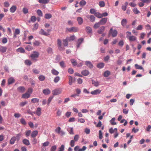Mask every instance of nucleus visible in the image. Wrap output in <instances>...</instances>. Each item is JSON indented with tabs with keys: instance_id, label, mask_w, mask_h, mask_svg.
Listing matches in <instances>:
<instances>
[{
	"instance_id": "1",
	"label": "nucleus",
	"mask_w": 151,
	"mask_h": 151,
	"mask_svg": "<svg viewBox=\"0 0 151 151\" xmlns=\"http://www.w3.org/2000/svg\"><path fill=\"white\" fill-rule=\"evenodd\" d=\"M126 37L128 39L129 41H134L137 40V37L131 35V32L127 31L126 32Z\"/></svg>"
},
{
	"instance_id": "2",
	"label": "nucleus",
	"mask_w": 151,
	"mask_h": 151,
	"mask_svg": "<svg viewBox=\"0 0 151 151\" xmlns=\"http://www.w3.org/2000/svg\"><path fill=\"white\" fill-rule=\"evenodd\" d=\"M62 91L61 88L56 89L52 91V93L54 95H57L60 94Z\"/></svg>"
},
{
	"instance_id": "3",
	"label": "nucleus",
	"mask_w": 151,
	"mask_h": 151,
	"mask_svg": "<svg viewBox=\"0 0 151 151\" xmlns=\"http://www.w3.org/2000/svg\"><path fill=\"white\" fill-rule=\"evenodd\" d=\"M57 45L58 48L59 50L63 51L65 50V48L62 46V41L60 39H58L57 40Z\"/></svg>"
},
{
	"instance_id": "4",
	"label": "nucleus",
	"mask_w": 151,
	"mask_h": 151,
	"mask_svg": "<svg viewBox=\"0 0 151 151\" xmlns=\"http://www.w3.org/2000/svg\"><path fill=\"white\" fill-rule=\"evenodd\" d=\"M109 35L110 34H111L112 36L113 37H114L117 36L118 32L117 31L116 29H115L113 30V29L111 28L110 29L109 31Z\"/></svg>"
},
{
	"instance_id": "5",
	"label": "nucleus",
	"mask_w": 151,
	"mask_h": 151,
	"mask_svg": "<svg viewBox=\"0 0 151 151\" xmlns=\"http://www.w3.org/2000/svg\"><path fill=\"white\" fill-rule=\"evenodd\" d=\"M39 53L36 51H34L32 54L30 55V57L33 60H34L35 58H38L39 56Z\"/></svg>"
},
{
	"instance_id": "6",
	"label": "nucleus",
	"mask_w": 151,
	"mask_h": 151,
	"mask_svg": "<svg viewBox=\"0 0 151 151\" xmlns=\"http://www.w3.org/2000/svg\"><path fill=\"white\" fill-rule=\"evenodd\" d=\"M67 30L70 32H77L78 31V28L76 27H72L70 28L66 29Z\"/></svg>"
},
{
	"instance_id": "7",
	"label": "nucleus",
	"mask_w": 151,
	"mask_h": 151,
	"mask_svg": "<svg viewBox=\"0 0 151 151\" xmlns=\"http://www.w3.org/2000/svg\"><path fill=\"white\" fill-rule=\"evenodd\" d=\"M101 91L99 89H97L92 91L91 92V93L92 95H96L100 94Z\"/></svg>"
},
{
	"instance_id": "8",
	"label": "nucleus",
	"mask_w": 151,
	"mask_h": 151,
	"mask_svg": "<svg viewBox=\"0 0 151 151\" xmlns=\"http://www.w3.org/2000/svg\"><path fill=\"white\" fill-rule=\"evenodd\" d=\"M127 23V20L126 19H123L122 20L121 22V24L122 26L125 27L126 28H128L129 26H126Z\"/></svg>"
},
{
	"instance_id": "9",
	"label": "nucleus",
	"mask_w": 151,
	"mask_h": 151,
	"mask_svg": "<svg viewBox=\"0 0 151 151\" xmlns=\"http://www.w3.org/2000/svg\"><path fill=\"white\" fill-rule=\"evenodd\" d=\"M108 18L107 17L101 19L99 22L101 25H104L107 21Z\"/></svg>"
},
{
	"instance_id": "10",
	"label": "nucleus",
	"mask_w": 151,
	"mask_h": 151,
	"mask_svg": "<svg viewBox=\"0 0 151 151\" xmlns=\"http://www.w3.org/2000/svg\"><path fill=\"white\" fill-rule=\"evenodd\" d=\"M39 33L40 35H43L46 36H48L50 35L49 33L46 32L43 29H41Z\"/></svg>"
},
{
	"instance_id": "11",
	"label": "nucleus",
	"mask_w": 151,
	"mask_h": 151,
	"mask_svg": "<svg viewBox=\"0 0 151 151\" xmlns=\"http://www.w3.org/2000/svg\"><path fill=\"white\" fill-rule=\"evenodd\" d=\"M17 90L19 92L24 93L25 91V89L24 86H19L17 88Z\"/></svg>"
},
{
	"instance_id": "12",
	"label": "nucleus",
	"mask_w": 151,
	"mask_h": 151,
	"mask_svg": "<svg viewBox=\"0 0 151 151\" xmlns=\"http://www.w3.org/2000/svg\"><path fill=\"white\" fill-rule=\"evenodd\" d=\"M7 48L6 47L0 45V52L2 53L5 52L7 50Z\"/></svg>"
},
{
	"instance_id": "13",
	"label": "nucleus",
	"mask_w": 151,
	"mask_h": 151,
	"mask_svg": "<svg viewBox=\"0 0 151 151\" xmlns=\"http://www.w3.org/2000/svg\"><path fill=\"white\" fill-rule=\"evenodd\" d=\"M15 80L12 77H11L9 78L8 80V85L12 84L14 82Z\"/></svg>"
},
{
	"instance_id": "14",
	"label": "nucleus",
	"mask_w": 151,
	"mask_h": 151,
	"mask_svg": "<svg viewBox=\"0 0 151 151\" xmlns=\"http://www.w3.org/2000/svg\"><path fill=\"white\" fill-rule=\"evenodd\" d=\"M20 33V30L18 29H15V31L14 33L13 37L14 38L17 37V35H19Z\"/></svg>"
},
{
	"instance_id": "15",
	"label": "nucleus",
	"mask_w": 151,
	"mask_h": 151,
	"mask_svg": "<svg viewBox=\"0 0 151 151\" xmlns=\"http://www.w3.org/2000/svg\"><path fill=\"white\" fill-rule=\"evenodd\" d=\"M38 134V131L37 130H35L32 132L31 134V137L35 138L37 135Z\"/></svg>"
},
{
	"instance_id": "16",
	"label": "nucleus",
	"mask_w": 151,
	"mask_h": 151,
	"mask_svg": "<svg viewBox=\"0 0 151 151\" xmlns=\"http://www.w3.org/2000/svg\"><path fill=\"white\" fill-rule=\"evenodd\" d=\"M35 114V113H34ZM35 113L38 116H40L41 114V109L40 107L37 108Z\"/></svg>"
},
{
	"instance_id": "17",
	"label": "nucleus",
	"mask_w": 151,
	"mask_h": 151,
	"mask_svg": "<svg viewBox=\"0 0 151 151\" xmlns=\"http://www.w3.org/2000/svg\"><path fill=\"white\" fill-rule=\"evenodd\" d=\"M81 73L82 75L85 76L88 75L89 74V71L86 70H83Z\"/></svg>"
},
{
	"instance_id": "18",
	"label": "nucleus",
	"mask_w": 151,
	"mask_h": 151,
	"mask_svg": "<svg viewBox=\"0 0 151 151\" xmlns=\"http://www.w3.org/2000/svg\"><path fill=\"white\" fill-rule=\"evenodd\" d=\"M86 65L88 66L90 68H92L93 67V65L89 61H86L85 62Z\"/></svg>"
},
{
	"instance_id": "19",
	"label": "nucleus",
	"mask_w": 151,
	"mask_h": 151,
	"mask_svg": "<svg viewBox=\"0 0 151 151\" xmlns=\"http://www.w3.org/2000/svg\"><path fill=\"white\" fill-rule=\"evenodd\" d=\"M105 29V27L104 26L101 27L100 29L98 31V32L99 34H102L104 31Z\"/></svg>"
},
{
	"instance_id": "20",
	"label": "nucleus",
	"mask_w": 151,
	"mask_h": 151,
	"mask_svg": "<svg viewBox=\"0 0 151 151\" xmlns=\"http://www.w3.org/2000/svg\"><path fill=\"white\" fill-rule=\"evenodd\" d=\"M68 39V38H66L65 39H64L63 40V44L64 46H67L68 45V43L69 41Z\"/></svg>"
},
{
	"instance_id": "21",
	"label": "nucleus",
	"mask_w": 151,
	"mask_h": 151,
	"mask_svg": "<svg viewBox=\"0 0 151 151\" xmlns=\"http://www.w3.org/2000/svg\"><path fill=\"white\" fill-rule=\"evenodd\" d=\"M43 93L45 95H48L50 93V90L48 88L44 89Z\"/></svg>"
},
{
	"instance_id": "22",
	"label": "nucleus",
	"mask_w": 151,
	"mask_h": 151,
	"mask_svg": "<svg viewBox=\"0 0 151 151\" xmlns=\"http://www.w3.org/2000/svg\"><path fill=\"white\" fill-rule=\"evenodd\" d=\"M30 95L28 93H26L24 94H22V98L24 99H27L30 96Z\"/></svg>"
},
{
	"instance_id": "23",
	"label": "nucleus",
	"mask_w": 151,
	"mask_h": 151,
	"mask_svg": "<svg viewBox=\"0 0 151 151\" xmlns=\"http://www.w3.org/2000/svg\"><path fill=\"white\" fill-rule=\"evenodd\" d=\"M23 143L26 145H30L29 141L26 139H24L22 140Z\"/></svg>"
},
{
	"instance_id": "24",
	"label": "nucleus",
	"mask_w": 151,
	"mask_h": 151,
	"mask_svg": "<svg viewBox=\"0 0 151 151\" xmlns=\"http://www.w3.org/2000/svg\"><path fill=\"white\" fill-rule=\"evenodd\" d=\"M16 140V137H12L10 141V143L11 145H13L15 143Z\"/></svg>"
},
{
	"instance_id": "25",
	"label": "nucleus",
	"mask_w": 151,
	"mask_h": 151,
	"mask_svg": "<svg viewBox=\"0 0 151 151\" xmlns=\"http://www.w3.org/2000/svg\"><path fill=\"white\" fill-rule=\"evenodd\" d=\"M17 7L16 6L14 5L11 7L10 9V11L12 13H14L16 10Z\"/></svg>"
},
{
	"instance_id": "26",
	"label": "nucleus",
	"mask_w": 151,
	"mask_h": 151,
	"mask_svg": "<svg viewBox=\"0 0 151 151\" xmlns=\"http://www.w3.org/2000/svg\"><path fill=\"white\" fill-rule=\"evenodd\" d=\"M86 31L87 33L89 34L92 32V29L90 27H86Z\"/></svg>"
},
{
	"instance_id": "27",
	"label": "nucleus",
	"mask_w": 151,
	"mask_h": 151,
	"mask_svg": "<svg viewBox=\"0 0 151 151\" xmlns=\"http://www.w3.org/2000/svg\"><path fill=\"white\" fill-rule=\"evenodd\" d=\"M83 40V38H81L78 40V44L77 45V48H78L80 45L81 43H82Z\"/></svg>"
},
{
	"instance_id": "28",
	"label": "nucleus",
	"mask_w": 151,
	"mask_h": 151,
	"mask_svg": "<svg viewBox=\"0 0 151 151\" xmlns=\"http://www.w3.org/2000/svg\"><path fill=\"white\" fill-rule=\"evenodd\" d=\"M51 73L53 75L57 76L58 75L59 72L55 69H53L51 70Z\"/></svg>"
},
{
	"instance_id": "29",
	"label": "nucleus",
	"mask_w": 151,
	"mask_h": 151,
	"mask_svg": "<svg viewBox=\"0 0 151 151\" xmlns=\"http://www.w3.org/2000/svg\"><path fill=\"white\" fill-rule=\"evenodd\" d=\"M77 20L78 22V23L79 24H81L83 22V19L81 17H78L77 18Z\"/></svg>"
},
{
	"instance_id": "30",
	"label": "nucleus",
	"mask_w": 151,
	"mask_h": 151,
	"mask_svg": "<svg viewBox=\"0 0 151 151\" xmlns=\"http://www.w3.org/2000/svg\"><path fill=\"white\" fill-rule=\"evenodd\" d=\"M39 25L37 23H35L33 25V27L32 29L33 31L37 29Z\"/></svg>"
},
{
	"instance_id": "31",
	"label": "nucleus",
	"mask_w": 151,
	"mask_h": 151,
	"mask_svg": "<svg viewBox=\"0 0 151 151\" xmlns=\"http://www.w3.org/2000/svg\"><path fill=\"white\" fill-rule=\"evenodd\" d=\"M67 38L69 41H71L73 40L75 38V37L74 35H72L70 36V37H67Z\"/></svg>"
},
{
	"instance_id": "32",
	"label": "nucleus",
	"mask_w": 151,
	"mask_h": 151,
	"mask_svg": "<svg viewBox=\"0 0 151 151\" xmlns=\"http://www.w3.org/2000/svg\"><path fill=\"white\" fill-rule=\"evenodd\" d=\"M52 17V15L50 14H46L45 15V17L46 19H49L51 18Z\"/></svg>"
},
{
	"instance_id": "33",
	"label": "nucleus",
	"mask_w": 151,
	"mask_h": 151,
	"mask_svg": "<svg viewBox=\"0 0 151 151\" xmlns=\"http://www.w3.org/2000/svg\"><path fill=\"white\" fill-rule=\"evenodd\" d=\"M68 131L69 132V133L71 134H73L74 133L73 132V128L71 127L67 129Z\"/></svg>"
},
{
	"instance_id": "34",
	"label": "nucleus",
	"mask_w": 151,
	"mask_h": 151,
	"mask_svg": "<svg viewBox=\"0 0 151 151\" xmlns=\"http://www.w3.org/2000/svg\"><path fill=\"white\" fill-rule=\"evenodd\" d=\"M31 101L34 103H38L39 101V99L37 98H33L31 100Z\"/></svg>"
},
{
	"instance_id": "35",
	"label": "nucleus",
	"mask_w": 151,
	"mask_h": 151,
	"mask_svg": "<svg viewBox=\"0 0 151 151\" xmlns=\"http://www.w3.org/2000/svg\"><path fill=\"white\" fill-rule=\"evenodd\" d=\"M132 11L134 14H138L140 13L139 11L136 8H134L132 9Z\"/></svg>"
},
{
	"instance_id": "36",
	"label": "nucleus",
	"mask_w": 151,
	"mask_h": 151,
	"mask_svg": "<svg viewBox=\"0 0 151 151\" xmlns=\"http://www.w3.org/2000/svg\"><path fill=\"white\" fill-rule=\"evenodd\" d=\"M104 65V63H99L97 65V67L99 68H103Z\"/></svg>"
},
{
	"instance_id": "37",
	"label": "nucleus",
	"mask_w": 151,
	"mask_h": 151,
	"mask_svg": "<svg viewBox=\"0 0 151 151\" xmlns=\"http://www.w3.org/2000/svg\"><path fill=\"white\" fill-rule=\"evenodd\" d=\"M49 0H39L38 2L40 3L46 4L48 3Z\"/></svg>"
},
{
	"instance_id": "38",
	"label": "nucleus",
	"mask_w": 151,
	"mask_h": 151,
	"mask_svg": "<svg viewBox=\"0 0 151 151\" xmlns=\"http://www.w3.org/2000/svg\"><path fill=\"white\" fill-rule=\"evenodd\" d=\"M38 79L40 81H43L45 80V77L43 75H41L39 77Z\"/></svg>"
},
{
	"instance_id": "39",
	"label": "nucleus",
	"mask_w": 151,
	"mask_h": 151,
	"mask_svg": "<svg viewBox=\"0 0 151 151\" xmlns=\"http://www.w3.org/2000/svg\"><path fill=\"white\" fill-rule=\"evenodd\" d=\"M24 63L26 65L29 66L32 64L31 61L29 60H26L24 61Z\"/></svg>"
},
{
	"instance_id": "40",
	"label": "nucleus",
	"mask_w": 151,
	"mask_h": 151,
	"mask_svg": "<svg viewBox=\"0 0 151 151\" xmlns=\"http://www.w3.org/2000/svg\"><path fill=\"white\" fill-rule=\"evenodd\" d=\"M37 19L35 16H32L30 18V20L33 22H35L36 20Z\"/></svg>"
},
{
	"instance_id": "41",
	"label": "nucleus",
	"mask_w": 151,
	"mask_h": 151,
	"mask_svg": "<svg viewBox=\"0 0 151 151\" xmlns=\"http://www.w3.org/2000/svg\"><path fill=\"white\" fill-rule=\"evenodd\" d=\"M99 5L101 7H103L105 5V3L103 1H101L99 2Z\"/></svg>"
},
{
	"instance_id": "42",
	"label": "nucleus",
	"mask_w": 151,
	"mask_h": 151,
	"mask_svg": "<svg viewBox=\"0 0 151 151\" xmlns=\"http://www.w3.org/2000/svg\"><path fill=\"white\" fill-rule=\"evenodd\" d=\"M70 61L73 66H76L77 65V63L76 60L74 59H72L70 60Z\"/></svg>"
},
{
	"instance_id": "43",
	"label": "nucleus",
	"mask_w": 151,
	"mask_h": 151,
	"mask_svg": "<svg viewBox=\"0 0 151 151\" xmlns=\"http://www.w3.org/2000/svg\"><path fill=\"white\" fill-rule=\"evenodd\" d=\"M110 73L109 71H106L104 72V75L105 77H106L110 74Z\"/></svg>"
},
{
	"instance_id": "44",
	"label": "nucleus",
	"mask_w": 151,
	"mask_h": 151,
	"mask_svg": "<svg viewBox=\"0 0 151 151\" xmlns=\"http://www.w3.org/2000/svg\"><path fill=\"white\" fill-rule=\"evenodd\" d=\"M92 84L95 86H97L99 85V83L97 81H95L93 80H92Z\"/></svg>"
},
{
	"instance_id": "45",
	"label": "nucleus",
	"mask_w": 151,
	"mask_h": 151,
	"mask_svg": "<svg viewBox=\"0 0 151 151\" xmlns=\"http://www.w3.org/2000/svg\"><path fill=\"white\" fill-rule=\"evenodd\" d=\"M115 118H113L111 119L110 120V122L112 125H115L116 124V122H114Z\"/></svg>"
},
{
	"instance_id": "46",
	"label": "nucleus",
	"mask_w": 151,
	"mask_h": 151,
	"mask_svg": "<svg viewBox=\"0 0 151 151\" xmlns=\"http://www.w3.org/2000/svg\"><path fill=\"white\" fill-rule=\"evenodd\" d=\"M69 78V84L70 85H71L73 83V78L70 76H68Z\"/></svg>"
},
{
	"instance_id": "47",
	"label": "nucleus",
	"mask_w": 151,
	"mask_h": 151,
	"mask_svg": "<svg viewBox=\"0 0 151 151\" xmlns=\"http://www.w3.org/2000/svg\"><path fill=\"white\" fill-rule=\"evenodd\" d=\"M101 24L99 22L96 23L93 26V27L95 29H97L99 27Z\"/></svg>"
},
{
	"instance_id": "48",
	"label": "nucleus",
	"mask_w": 151,
	"mask_h": 151,
	"mask_svg": "<svg viewBox=\"0 0 151 151\" xmlns=\"http://www.w3.org/2000/svg\"><path fill=\"white\" fill-rule=\"evenodd\" d=\"M89 19L91 22H94L95 19V18L94 16L93 15H91L89 17Z\"/></svg>"
},
{
	"instance_id": "49",
	"label": "nucleus",
	"mask_w": 151,
	"mask_h": 151,
	"mask_svg": "<svg viewBox=\"0 0 151 151\" xmlns=\"http://www.w3.org/2000/svg\"><path fill=\"white\" fill-rule=\"evenodd\" d=\"M17 52H20L21 53H24L25 51L24 50L22 47H20L17 49Z\"/></svg>"
},
{
	"instance_id": "50",
	"label": "nucleus",
	"mask_w": 151,
	"mask_h": 151,
	"mask_svg": "<svg viewBox=\"0 0 151 151\" xmlns=\"http://www.w3.org/2000/svg\"><path fill=\"white\" fill-rule=\"evenodd\" d=\"M94 15L96 17L99 18H101L102 17L101 14L99 12L95 13L94 14Z\"/></svg>"
},
{
	"instance_id": "51",
	"label": "nucleus",
	"mask_w": 151,
	"mask_h": 151,
	"mask_svg": "<svg viewBox=\"0 0 151 151\" xmlns=\"http://www.w3.org/2000/svg\"><path fill=\"white\" fill-rule=\"evenodd\" d=\"M32 71L33 73L36 74H38L40 73L39 70L36 68H34L32 69Z\"/></svg>"
},
{
	"instance_id": "52",
	"label": "nucleus",
	"mask_w": 151,
	"mask_h": 151,
	"mask_svg": "<svg viewBox=\"0 0 151 151\" xmlns=\"http://www.w3.org/2000/svg\"><path fill=\"white\" fill-rule=\"evenodd\" d=\"M134 66L135 68L137 69L140 70L143 69V68L141 66L137 64H135Z\"/></svg>"
},
{
	"instance_id": "53",
	"label": "nucleus",
	"mask_w": 151,
	"mask_h": 151,
	"mask_svg": "<svg viewBox=\"0 0 151 151\" xmlns=\"http://www.w3.org/2000/svg\"><path fill=\"white\" fill-rule=\"evenodd\" d=\"M60 79V77L59 76H56L54 79V81L55 83H57L59 81Z\"/></svg>"
},
{
	"instance_id": "54",
	"label": "nucleus",
	"mask_w": 151,
	"mask_h": 151,
	"mask_svg": "<svg viewBox=\"0 0 151 151\" xmlns=\"http://www.w3.org/2000/svg\"><path fill=\"white\" fill-rule=\"evenodd\" d=\"M59 64L60 66L62 68H64L65 67V64L63 61L60 62Z\"/></svg>"
},
{
	"instance_id": "55",
	"label": "nucleus",
	"mask_w": 151,
	"mask_h": 151,
	"mask_svg": "<svg viewBox=\"0 0 151 151\" xmlns=\"http://www.w3.org/2000/svg\"><path fill=\"white\" fill-rule=\"evenodd\" d=\"M20 122L21 124L23 125H25L26 124V122L25 120L23 118H22L20 119Z\"/></svg>"
},
{
	"instance_id": "56",
	"label": "nucleus",
	"mask_w": 151,
	"mask_h": 151,
	"mask_svg": "<svg viewBox=\"0 0 151 151\" xmlns=\"http://www.w3.org/2000/svg\"><path fill=\"white\" fill-rule=\"evenodd\" d=\"M37 13L38 15L40 17H42L43 16V14L42 12L40 10L38 9L37 11Z\"/></svg>"
},
{
	"instance_id": "57",
	"label": "nucleus",
	"mask_w": 151,
	"mask_h": 151,
	"mask_svg": "<svg viewBox=\"0 0 151 151\" xmlns=\"http://www.w3.org/2000/svg\"><path fill=\"white\" fill-rule=\"evenodd\" d=\"M86 4V1L84 0H82L79 3L80 5L82 6H83L85 5Z\"/></svg>"
},
{
	"instance_id": "58",
	"label": "nucleus",
	"mask_w": 151,
	"mask_h": 151,
	"mask_svg": "<svg viewBox=\"0 0 151 151\" xmlns=\"http://www.w3.org/2000/svg\"><path fill=\"white\" fill-rule=\"evenodd\" d=\"M61 131V128L60 127H57L55 129V132L58 134H60Z\"/></svg>"
},
{
	"instance_id": "59",
	"label": "nucleus",
	"mask_w": 151,
	"mask_h": 151,
	"mask_svg": "<svg viewBox=\"0 0 151 151\" xmlns=\"http://www.w3.org/2000/svg\"><path fill=\"white\" fill-rule=\"evenodd\" d=\"M65 146L63 145H61V147L59 148L58 151H64V150Z\"/></svg>"
},
{
	"instance_id": "60",
	"label": "nucleus",
	"mask_w": 151,
	"mask_h": 151,
	"mask_svg": "<svg viewBox=\"0 0 151 151\" xmlns=\"http://www.w3.org/2000/svg\"><path fill=\"white\" fill-rule=\"evenodd\" d=\"M33 44L34 45L38 46L40 44V42L38 41H35L33 42Z\"/></svg>"
},
{
	"instance_id": "61",
	"label": "nucleus",
	"mask_w": 151,
	"mask_h": 151,
	"mask_svg": "<svg viewBox=\"0 0 151 151\" xmlns=\"http://www.w3.org/2000/svg\"><path fill=\"white\" fill-rule=\"evenodd\" d=\"M79 138V135L78 134H76L74 136V139H73V140H74L76 142L78 140Z\"/></svg>"
},
{
	"instance_id": "62",
	"label": "nucleus",
	"mask_w": 151,
	"mask_h": 151,
	"mask_svg": "<svg viewBox=\"0 0 151 151\" xmlns=\"http://www.w3.org/2000/svg\"><path fill=\"white\" fill-rule=\"evenodd\" d=\"M124 44V42L122 40L120 41L118 43V45L119 46L122 47Z\"/></svg>"
},
{
	"instance_id": "63",
	"label": "nucleus",
	"mask_w": 151,
	"mask_h": 151,
	"mask_svg": "<svg viewBox=\"0 0 151 151\" xmlns=\"http://www.w3.org/2000/svg\"><path fill=\"white\" fill-rule=\"evenodd\" d=\"M32 49V47L30 45H27L25 47V49L28 51L31 50Z\"/></svg>"
},
{
	"instance_id": "64",
	"label": "nucleus",
	"mask_w": 151,
	"mask_h": 151,
	"mask_svg": "<svg viewBox=\"0 0 151 151\" xmlns=\"http://www.w3.org/2000/svg\"><path fill=\"white\" fill-rule=\"evenodd\" d=\"M31 131L30 130L27 131L26 132V136L27 137H28L29 136L31 133Z\"/></svg>"
}]
</instances>
